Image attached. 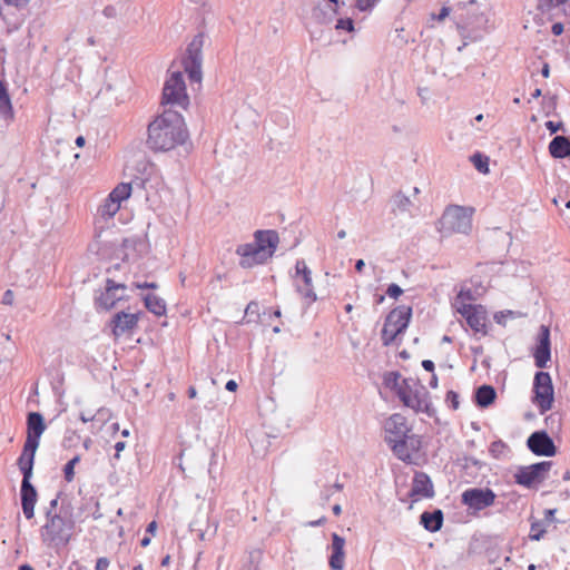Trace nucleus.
<instances>
[{"label":"nucleus","mask_w":570,"mask_h":570,"mask_svg":"<svg viewBox=\"0 0 570 570\" xmlns=\"http://www.w3.org/2000/svg\"><path fill=\"white\" fill-rule=\"evenodd\" d=\"M147 132L146 144L154 151H169L188 138L183 116L170 109L157 116L148 125Z\"/></svg>","instance_id":"nucleus-1"},{"label":"nucleus","mask_w":570,"mask_h":570,"mask_svg":"<svg viewBox=\"0 0 570 570\" xmlns=\"http://www.w3.org/2000/svg\"><path fill=\"white\" fill-rule=\"evenodd\" d=\"M278 240L275 230H256L252 243L242 244L236 248V254L240 256L239 266L250 268L264 264L275 253Z\"/></svg>","instance_id":"nucleus-2"},{"label":"nucleus","mask_w":570,"mask_h":570,"mask_svg":"<svg viewBox=\"0 0 570 570\" xmlns=\"http://www.w3.org/2000/svg\"><path fill=\"white\" fill-rule=\"evenodd\" d=\"M46 523L40 528L43 544L57 550L66 547L72 535L73 521L61 514H51V511H46Z\"/></svg>","instance_id":"nucleus-3"},{"label":"nucleus","mask_w":570,"mask_h":570,"mask_svg":"<svg viewBox=\"0 0 570 570\" xmlns=\"http://www.w3.org/2000/svg\"><path fill=\"white\" fill-rule=\"evenodd\" d=\"M472 207L450 205L443 212L438 223V229L443 236L454 233L468 234L472 228Z\"/></svg>","instance_id":"nucleus-4"},{"label":"nucleus","mask_w":570,"mask_h":570,"mask_svg":"<svg viewBox=\"0 0 570 570\" xmlns=\"http://www.w3.org/2000/svg\"><path fill=\"white\" fill-rule=\"evenodd\" d=\"M411 315L412 308L406 306H399L387 314L381 335L384 345L392 344L407 328Z\"/></svg>","instance_id":"nucleus-5"},{"label":"nucleus","mask_w":570,"mask_h":570,"mask_svg":"<svg viewBox=\"0 0 570 570\" xmlns=\"http://www.w3.org/2000/svg\"><path fill=\"white\" fill-rule=\"evenodd\" d=\"M205 42L204 33H197L189 42L186 57L183 60L184 70L188 75L190 82L200 83L203 78V47Z\"/></svg>","instance_id":"nucleus-6"},{"label":"nucleus","mask_w":570,"mask_h":570,"mask_svg":"<svg viewBox=\"0 0 570 570\" xmlns=\"http://www.w3.org/2000/svg\"><path fill=\"white\" fill-rule=\"evenodd\" d=\"M161 104L164 106L170 105L181 108H186L188 106L189 98L186 92L185 81L180 71L171 72L170 77L166 80L163 88Z\"/></svg>","instance_id":"nucleus-7"},{"label":"nucleus","mask_w":570,"mask_h":570,"mask_svg":"<svg viewBox=\"0 0 570 570\" xmlns=\"http://www.w3.org/2000/svg\"><path fill=\"white\" fill-rule=\"evenodd\" d=\"M534 402L541 414L552 407L553 385L551 376L548 372H537L533 380Z\"/></svg>","instance_id":"nucleus-8"},{"label":"nucleus","mask_w":570,"mask_h":570,"mask_svg":"<svg viewBox=\"0 0 570 570\" xmlns=\"http://www.w3.org/2000/svg\"><path fill=\"white\" fill-rule=\"evenodd\" d=\"M551 461H542L528 466H520L514 474L515 483L531 488L535 482H542L551 469Z\"/></svg>","instance_id":"nucleus-9"},{"label":"nucleus","mask_w":570,"mask_h":570,"mask_svg":"<svg viewBox=\"0 0 570 570\" xmlns=\"http://www.w3.org/2000/svg\"><path fill=\"white\" fill-rule=\"evenodd\" d=\"M462 503L469 509L481 511L494 504L495 493L489 488H471L462 493Z\"/></svg>","instance_id":"nucleus-10"},{"label":"nucleus","mask_w":570,"mask_h":570,"mask_svg":"<svg viewBox=\"0 0 570 570\" xmlns=\"http://www.w3.org/2000/svg\"><path fill=\"white\" fill-rule=\"evenodd\" d=\"M294 285L298 294L311 302L316 301V294L312 282V272L304 259H297L295 265Z\"/></svg>","instance_id":"nucleus-11"},{"label":"nucleus","mask_w":570,"mask_h":570,"mask_svg":"<svg viewBox=\"0 0 570 570\" xmlns=\"http://www.w3.org/2000/svg\"><path fill=\"white\" fill-rule=\"evenodd\" d=\"M458 312L465 318L468 325L482 336L487 331V311L482 305L463 304Z\"/></svg>","instance_id":"nucleus-12"},{"label":"nucleus","mask_w":570,"mask_h":570,"mask_svg":"<svg viewBox=\"0 0 570 570\" xmlns=\"http://www.w3.org/2000/svg\"><path fill=\"white\" fill-rule=\"evenodd\" d=\"M385 442L391 445L395 441L411 434L405 416L400 413L392 414L384 422Z\"/></svg>","instance_id":"nucleus-13"},{"label":"nucleus","mask_w":570,"mask_h":570,"mask_svg":"<svg viewBox=\"0 0 570 570\" xmlns=\"http://www.w3.org/2000/svg\"><path fill=\"white\" fill-rule=\"evenodd\" d=\"M126 285L116 283L114 279L108 278L106 281V288L96 297V304L109 311L115 307L118 301H121L125 296Z\"/></svg>","instance_id":"nucleus-14"},{"label":"nucleus","mask_w":570,"mask_h":570,"mask_svg":"<svg viewBox=\"0 0 570 570\" xmlns=\"http://www.w3.org/2000/svg\"><path fill=\"white\" fill-rule=\"evenodd\" d=\"M529 450L535 455L552 456L557 453L553 440L546 431H535L527 440Z\"/></svg>","instance_id":"nucleus-15"},{"label":"nucleus","mask_w":570,"mask_h":570,"mask_svg":"<svg viewBox=\"0 0 570 570\" xmlns=\"http://www.w3.org/2000/svg\"><path fill=\"white\" fill-rule=\"evenodd\" d=\"M390 446L399 460L403 462H411L412 455L421 448V440L419 436L411 433L407 436L395 441Z\"/></svg>","instance_id":"nucleus-16"},{"label":"nucleus","mask_w":570,"mask_h":570,"mask_svg":"<svg viewBox=\"0 0 570 570\" xmlns=\"http://www.w3.org/2000/svg\"><path fill=\"white\" fill-rule=\"evenodd\" d=\"M534 364L539 368L547 367L551 357L550 330L546 325H541L538 335V343L533 353Z\"/></svg>","instance_id":"nucleus-17"},{"label":"nucleus","mask_w":570,"mask_h":570,"mask_svg":"<svg viewBox=\"0 0 570 570\" xmlns=\"http://www.w3.org/2000/svg\"><path fill=\"white\" fill-rule=\"evenodd\" d=\"M403 404L415 412H424L430 416L434 413L430 403L429 392L424 386L415 389L410 397H403Z\"/></svg>","instance_id":"nucleus-18"},{"label":"nucleus","mask_w":570,"mask_h":570,"mask_svg":"<svg viewBox=\"0 0 570 570\" xmlns=\"http://www.w3.org/2000/svg\"><path fill=\"white\" fill-rule=\"evenodd\" d=\"M139 313L118 312L111 320L112 334L121 336L137 327Z\"/></svg>","instance_id":"nucleus-19"},{"label":"nucleus","mask_w":570,"mask_h":570,"mask_svg":"<svg viewBox=\"0 0 570 570\" xmlns=\"http://www.w3.org/2000/svg\"><path fill=\"white\" fill-rule=\"evenodd\" d=\"M31 479H22L20 488L21 507L27 519L35 517V505L37 503L38 493L32 485Z\"/></svg>","instance_id":"nucleus-20"},{"label":"nucleus","mask_w":570,"mask_h":570,"mask_svg":"<svg viewBox=\"0 0 570 570\" xmlns=\"http://www.w3.org/2000/svg\"><path fill=\"white\" fill-rule=\"evenodd\" d=\"M46 430L43 416L39 412H30L27 415V438L26 442L39 445L40 438Z\"/></svg>","instance_id":"nucleus-21"},{"label":"nucleus","mask_w":570,"mask_h":570,"mask_svg":"<svg viewBox=\"0 0 570 570\" xmlns=\"http://www.w3.org/2000/svg\"><path fill=\"white\" fill-rule=\"evenodd\" d=\"M410 497H424V498H433L434 497V488L430 476L424 472H416L412 488L410 490Z\"/></svg>","instance_id":"nucleus-22"},{"label":"nucleus","mask_w":570,"mask_h":570,"mask_svg":"<svg viewBox=\"0 0 570 570\" xmlns=\"http://www.w3.org/2000/svg\"><path fill=\"white\" fill-rule=\"evenodd\" d=\"M39 445L31 444L24 442L22 453L18 459V466L22 473V479H31L33 464H35V455Z\"/></svg>","instance_id":"nucleus-23"},{"label":"nucleus","mask_w":570,"mask_h":570,"mask_svg":"<svg viewBox=\"0 0 570 570\" xmlns=\"http://www.w3.org/2000/svg\"><path fill=\"white\" fill-rule=\"evenodd\" d=\"M468 13H471V18L463 19V14H460L456 24L462 37L476 40L479 36L470 35V32L479 29L485 22V19L482 14L473 13L470 10Z\"/></svg>","instance_id":"nucleus-24"},{"label":"nucleus","mask_w":570,"mask_h":570,"mask_svg":"<svg viewBox=\"0 0 570 570\" xmlns=\"http://www.w3.org/2000/svg\"><path fill=\"white\" fill-rule=\"evenodd\" d=\"M345 539L337 533L332 534V554L328 559L330 567L333 570H343L344 569V552Z\"/></svg>","instance_id":"nucleus-25"},{"label":"nucleus","mask_w":570,"mask_h":570,"mask_svg":"<svg viewBox=\"0 0 570 570\" xmlns=\"http://www.w3.org/2000/svg\"><path fill=\"white\" fill-rule=\"evenodd\" d=\"M0 117L7 122L14 119V112L8 88L4 81L0 80Z\"/></svg>","instance_id":"nucleus-26"},{"label":"nucleus","mask_w":570,"mask_h":570,"mask_svg":"<svg viewBox=\"0 0 570 570\" xmlns=\"http://www.w3.org/2000/svg\"><path fill=\"white\" fill-rule=\"evenodd\" d=\"M549 153L553 158L570 157V138L556 136L549 144Z\"/></svg>","instance_id":"nucleus-27"},{"label":"nucleus","mask_w":570,"mask_h":570,"mask_svg":"<svg viewBox=\"0 0 570 570\" xmlns=\"http://www.w3.org/2000/svg\"><path fill=\"white\" fill-rule=\"evenodd\" d=\"M421 524L430 532L439 531L443 524V512L436 509L432 512L424 511L421 517Z\"/></svg>","instance_id":"nucleus-28"},{"label":"nucleus","mask_w":570,"mask_h":570,"mask_svg":"<svg viewBox=\"0 0 570 570\" xmlns=\"http://www.w3.org/2000/svg\"><path fill=\"white\" fill-rule=\"evenodd\" d=\"M497 397L495 389L491 385L484 384L476 389L474 393V401L479 407H488Z\"/></svg>","instance_id":"nucleus-29"},{"label":"nucleus","mask_w":570,"mask_h":570,"mask_svg":"<svg viewBox=\"0 0 570 570\" xmlns=\"http://www.w3.org/2000/svg\"><path fill=\"white\" fill-rule=\"evenodd\" d=\"M146 308L157 316L165 315L166 303L163 298L154 294H147L144 297Z\"/></svg>","instance_id":"nucleus-30"},{"label":"nucleus","mask_w":570,"mask_h":570,"mask_svg":"<svg viewBox=\"0 0 570 570\" xmlns=\"http://www.w3.org/2000/svg\"><path fill=\"white\" fill-rule=\"evenodd\" d=\"M120 204L117 203V200H114V198H110L109 196L105 199V202L99 206L98 213L104 218H111L116 215V213L119 210Z\"/></svg>","instance_id":"nucleus-31"},{"label":"nucleus","mask_w":570,"mask_h":570,"mask_svg":"<svg viewBox=\"0 0 570 570\" xmlns=\"http://www.w3.org/2000/svg\"><path fill=\"white\" fill-rule=\"evenodd\" d=\"M131 194V184L128 183H120L118 184L111 193L108 195L110 198H114V200H117V203L121 204L122 200H126L130 197Z\"/></svg>","instance_id":"nucleus-32"},{"label":"nucleus","mask_w":570,"mask_h":570,"mask_svg":"<svg viewBox=\"0 0 570 570\" xmlns=\"http://www.w3.org/2000/svg\"><path fill=\"white\" fill-rule=\"evenodd\" d=\"M393 204L395 206V208L401 212V213H405V212H410L411 208L413 207V203L412 200L410 199V197L405 196L403 193L399 191L394 197H393Z\"/></svg>","instance_id":"nucleus-33"},{"label":"nucleus","mask_w":570,"mask_h":570,"mask_svg":"<svg viewBox=\"0 0 570 570\" xmlns=\"http://www.w3.org/2000/svg\"><path fill=\"white\" fill-rule=\"evenodd\" d=\"M471 161L480 173L487 174L489 171V157L480 153H475L472 155Z\"/></svg>","instance_id":"nucleus-34"},{"label":"nucleus","mask_w":570,"mask_h":570,"mask_svg":"<svg viewBox=\"0 0 570 570\" xmlns=\"http://www.w3.org/2000/svg\"><path fill=\"white\" fill-rule=\"evenodd\" d=\"M384 384L386 387L396 391L402 384L401 375L397 372L386 373L384 376Z\"/></svg>","instance_id":"nucleus-35"},{"label":"nucleus","mask_w":570,"mask_h":570,"mask_svg":"<svg viewBox=\"0 0 570 570\" xmlns=\"http://www.w3.org/2000/svg\"><path fill=\"white\" fill-rule=\"evenodd\" d=\"M259 316V305L257 302H249L245 309L246 323L255 322Z\"/></svg>","instance_id":"nucleus-36"},{"label":"nucleus","mask_w":570,"mask_h":570,"mask_svg":"<svg viewBox=\"0 0 570 570\" xmlns=\"http://www.w3.org/2000/svg\"><path fill=\"white\" fill-rule=\"evenodd\" d=\"M568 0H539L538 9L541 12H550L554 8H559L567 3Z\"/></svg>","instance_id":"nucleus-37"},{"label":"nucleus","mask_w":570,"mask_h":570,"mask_svg":"<svg viewBox=\"0 0 570 570\" xmlns=\"http://www.w3.org/2000/svg\"><path fill=\"white\" fill-rule=\"evenodd\" d=\"M411 383L414 384L413 380L403 379L401 386L396 390L399 399L403 402V397H410L413 394Z\"/></svg>","instance_id":"nucleus-38"},{"label":"nucleus","mask_w":570,"mask_h":570,"mask_svg":"<svg viewBox=\"0 0 570 570\" xmlns=\"http://www.w3.org/2000/svg\"><path fill=\"white\" fill-rule=\"evenodd\" d=\"M544 533H546V529L543 528V524L541 521H533L531 523V530H530V534H529V538L531 540L539 541L540 539H542Z\"/></svg>","instance_id":"nucleus-39"},{"label":"nucleus","mask_w":570,"mask_h":570,"mask_svg":"<svg viewBox=\"0 0 570 570\" xmlns=\"http://www.w3.org/2000/svg\"><path fill=\"white\" fill-rule=\"evenodd\" d=\"M80 461V456L76 455L63 468L65 479L67 482H71L75 478V465Z\"/></svg>","instance_id":"nucleus-40"},{"label":"nucleus","mask_w":570,"mask_h":570,"mask_svg":"<svg viewBox=\"0 0 570 570\" xmlns=\"http://www.w3.org/2000/svg\"><path fill=\"white\" fill-rule=\"evenodd\" d=\"M80 436L75 430H67L62 440V446L69 449L79 441Z\"/></svg>","instance_id":"nucleus-41"},{"label":"nucleus","mask_w":570,"mask_h":570,"mask_svg":"<svg viewBox=\"0 0 570 570\" xmlns=\"http://www.w3.org/2000/svg\"><path fill=\"white\" fill-rule=\"evenodd\" d=\"M445 402L451 405L453 410L459 407V394L454 391H449L445 396Z\"/></svg>","instance_id":"nucleus-42"},{"label":"nucleus","mask_w":570,"mask_h":570,"mask_svg":"<svg viewBox=\"0 0 570 570\" xmlns=\"http://www.w3.org/2000/svg\"><path fill=\"white\" fill-rule=\"evenodd\" d=\"M403 293V289L397 284H390L386 289V295L391 298L397 299Z\"/></svg>","instance_id":"nucleus-43"},{"label":"nucleus","mask_w":570,"mask_h":570,"mask_svg":"<svg viewBox=\"0 0 570 570\" xmlns=\"http://www.w3.org/2000/svg\"><path fill=\"white\" fill-rule=\"evenodd\" d=\"M336 29H343L347 31L354 30V23L352 19H338L336 23Z\"/></svg>","instance_id":"nucleus-44"},{"label":"nucleus","mask_w":570,"mask_h":570,"mask_svg":"<svg viewBox=\"0 0 570 570\" xmlns=\"http://www.w3.org/2000/svg\"><path fill=\"white\" fill-rule=\"evenodd\" d=\"M376 0H356V7L361 11H366L368 9H372L375 4Z\"/></svg>","instance_id":"nucleus-45"},{"label":"nucleus","mask_w":570,"mask_h":570,"mask_svg":"<svg viewBox=\"0 0 570 570\" xmlns=\"http://www.w3.org/2000/svg\"><path fill=\"white\" fill-rule=\"evenodd\" d=\"M110 561L106 557H100L96 561L95 570H107L109 568Z\"/></svg>","instance_id":"nucleus-46"},{"label":"nucleus","mask_w":570,"mask_h":570,"mask_svg":"<svg viewBox=\"0 0 570 570\" xmlns=\"http://www.w3.org/2000/svg\"><path fill=\"white\" fill-rule=\"evenodd\" d=\"M546 127L547 129L551 132V134H556L557 131H559L560 129H562L563 127V124L562 122H554V121H547L546 122Z\"/></svg>","instance_id":"nucleus-47"},{"label":"nucleus","mask_w":570,"mask_h":570,"mask_svg":"<svg viewBox=\"0 0 570 570\" xmlns=\"http://www.w3.org/2000/svg\"><path fill=\"white\" fill-rule=\"evenodd\" d=\"M102 13L106 18L112 19L117 17V9L115 6H107L104 8Z\"/></svg>","instance_id":"nucleus-48"},{"label":"nucleus","mask_w":570,"mask_h":570,"mask_svg":"<svg viewBox=\"0 0 570 570\" xmlns=\"http://www.w3.org/2000/svg\"><path fill=\"white\" fill-rule=\"evenodd\" d=\"M13 298H14L13 292L11 289H7L2 296V304L12 305Z\"/></svg>","instance_id":"nucleus-49"},{"label":"nucleus","mask_w":570,"mask_h":570,"mask_svg":"<svg viewBox=\"0 0 570 570\" xmlns=\"http://www.w3.org/2000/svg\"><path fill=\"white\" fill-rule=\"evenodd\" d=\"M134 286L139 289H147V288L156 289L158 287V285L156 283H148V282L134 283Z\"/></svg>","instance_id":"nucleus-50"},{"label":"nucleus","mask_w":570,"mask_h":570,"mask_svg":"<svg viewBox=\"0 0 570 570\" xmlns=\"http://www.w3.org/2000/svg\"><path fill=\"white\" fill-rule=\"evenodd\" d=\"M503 443L502 441H495L491 444L490 446V452L494 455V456H498V453L499 451L503 448Z\"/></svg>","instance_id":"nucleus-51"},{"label":"nucleus","mask_w":570,"mask_h":570,"mask_svg":"<svg viewBox=\"0 0 570 570\" xmlns=\"http://www.w3.org/2000/svg\"><path fill=\"white\" fill-rule=\"evenodd\" d=\"M450 13V8L443 7L438 16H433L434 19L443 21Z\"/></svg>","instance_id":"nucleus-52"},{"label":"nucleus","mask_w":570,"mask_h":570,"mask_svg":"<svg viewBox=\"0 0 570 570\" xmlns=\"http://www.w3.org/2000/svg\"><path fill=\"white\" fill-rule=\"evenodd\" d=\"M551 31L554 36H560L563 32V24L561 22L553 23Z\"/></svg>","instance_id":"nucleus-53"},{"label":"nucleus","mask_w":570,"mask_h":570,"mask_svg":"<svg viewBox=\"0 0 570 570\" xmlns=\"http://www.w3.org/2000/svg\"><path fill=\"white\" fill-rule=\"evenodd\" d=\"M556 512H557V509H547L544 511V520L548 522H553Z\"/></svg>","instance_id":"nucleus-54"},{"label":"nucleus","mask_w":570,"mask_h":570,"mask_svg":"<svg viewBox=\"0 0 570 570\" xmlns=\"http://www.w3.org/2000/svg\"><path fill=\"white\" fill-rule=\"evenodd\" d=\"M126 448V443L124 441H119L115 444L116 454L114 455L115 459H119V453L124 451Z\"/></svg>","instance_id":"nucleus-55"},{"label":"nucleus","mask_w":570,"mask_h":570,"mask_svg":"<svg viewBox=\"0 0 570 570\" xmlns=\"http://www.w3.org/2000/svg\"><path fill=\"white\" fill-rule=\"evenodd\" d=\"M422 366H423V368H424L425 371H428V372H432V373L434 372V367H435V366H434L433 361H431V360H424V361L422 362Z\"/></svg>","instance_id":"nucleus-56"},{"label":"nucleus","mask_w":570,"mask_h":570,"mask_svg":"<svg viewBox=\"0 0 570 570\" xmlns=\"http://www.w3.org/2000/svg\"><path fill=\"white\" fill-rule=\"evenodd\" d=\"M57 505H58V497H57V498H55V499H52V500L50 501V503H49V508L47 509V511H51V514H57V513L55 512V510H56Z\"/></svg>","instance_id":"nucleus-57"},{"label":"nucleus","mask_w":570,"mask_h":570,"mask_svg":"<svg viewBox=\"0 0 570 570\" xmlns=\"http://www.w3.org/2000/svg\"><path fill=\"white\" fill-rule=\"evenodd\" d=\"M226 390L229 391V392H235L237 390V383L234 381V380H229L227 383H226Z\"/></svg>","instance_id":"nucleus-58"},{"label":"nucleus","mask_w":570,"mask_h":570,"mask_svg":"<svg viewBox=\"0 0 570 570\" xmlns=\"http://www.w3.org/2000/svg\"><path fill=\"white\" fill-rule=\"evenodd\" d=\"M505 317L503 312H499L494 314V320L498 324H503V318Z\"/></svg>","instance_id":"nucleus-59"},{"label":"nucleus","mask_w":570,"mask_h":570,"mask_svg":"<svg viewBox=\"0 0 570 570\" xmlns=\"http://www.w3.org/2000/svg\"><path fill=\"white\" fill-rule=\"evenodd\" d=\"M156 529H157V523H156V521H151V522L147 525V532H148V533L154 534V533H155V531H156Z\"/></svg>","instance_id":"nucleus-60"},{"label":"nucleus","mask_w":570,"mask_h":570,"mask_svg":"<svg viewBox=\"0 0 570 570\" xmlns=\"http://www.w3.org/2000/svg\"><path fill=\"white\" fill-rule=\"evenodd\" d=\"M364 266H365V263H364V261H363V259H358V261H356V263H355V269H356L358 273H361V272L363 271Z\"/></svg>","instance_id":"nucleus-61"},{"label":"nucleus","mask_w":570,"mask_h":570,"mask_svg":"<svg viewBox=\"0 0 570 570\" xmlns=\"http://www.w3.org/2000/svg\"><path fill=\"white\" fill-rule=\"evenodd\" d=\"M541 75L544 77V78H548L549 75H550V68H549V65L548 63H544L543 67H542V70H541Z\"/></svg>","instance_id":"nucleus-62"},{"label":"nucleus","mask_w":570,"mask_h":570,"mask_svg":"<svg viewBox=\"0 0 570 570\" xmlns=\"http://www.w3.org/2000/svg\"><path fill=\"white\" fill-rule=\"evenodd\" d=\"M429 384H430V386L432 389H436L438 387V376L434 373L432 374V377H431Z\"/></svg>","instance_id":"nucleus-63"},{"label":"nucleus","mask_w":570,"mask_h":570,"mask_svg":"<svg viewBox=\"0 0 570 570\" xmlns=\"http://www.w3.org/2000/svg\"><path fill=\"white\" fill-rule=\"evenodd\" d=\"M85 144H86V139H85V137H83V136H78V137L76 138V145H77L78 147H83V146H85Z\"/></svg>","instance_id":"nucleus-64"}]
</instances>
